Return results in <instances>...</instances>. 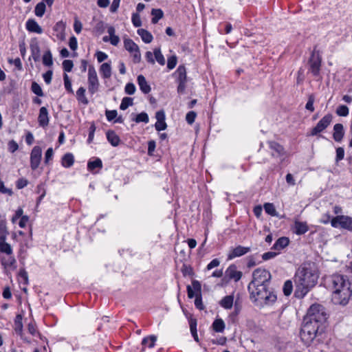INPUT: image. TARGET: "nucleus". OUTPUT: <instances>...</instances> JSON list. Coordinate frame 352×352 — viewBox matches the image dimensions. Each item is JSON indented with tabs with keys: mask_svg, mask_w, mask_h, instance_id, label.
<instances>
[{
	"mask_svg": "<svg viewBox=\"0 0 352 352\" xmlns=\"http://www.w3.org/2000/svg\"><path fill=\"white\" fill-rule=\"evenodd\" d=\"M137 33L140 36L142 41L145 43H150L153 39V36L151 33L145 29H138Z\"/></svg>",
	"mask_w": 352,
	"mask_h": 352,
	"instance_id": "c756f323",
	"label": "nucleus"
},
{
	"mask_svg": "<svg viewBox=\"0 0 352 352\" xmlns=\"http://www.w3.org/2000/svg\"><path fill=\"white\" fill-rule=\"evenodd\" d=\"M85 91L86 90L83 87L78 88L76 91V98L78 102L84 104H87L89 103V100L85 96Z\"/></svg>",
	"mask_w": 352,
	"mask_h": 352,
	"instance_id": "e433bc0d",
	"label": "nucleus"
},
{
	"mask_svg": "<svg viewBox=\"0 0 352 352\" xmlns=\"http://www.w3.org/2000/svg\"><path fill=\"white\" fill-rule=\"evenodd\" d=\"M309 65V71L312 75L315 77L320 76L322 57L320 54L319 51L315 50L312 52L311 56L308 60Z\"/></svg>",
	"mask_w": 352,
	"mask_h": 352,
	"instance_id": "423d86ee",
	"label": "nucleus"
},
{
	"mask_svg": "<svg viewBox=\"0 0 352 352\" xmlns=\"http://www.w3.org/2000/svg\"><path fill=\"white\" fill-rule=\"evenodd\" d=\"M133 99L130 97H124L122 98L121 104L120 105V109L121 110H126L129 107L132 106L133 104Z\"/></svg>",
	"mask_w": 352,
	"mask_h": 352,
	"instance_id": "49530a36",
	"label": "nucleus"
},
{
	"mask_svg": "<svg viewBox=\"0 0 352 352\" xmlns=\"http://www.w3.org/2000/svg\"><path fill=\"white\" fill-rule=\"evenodd\" d=\"M23 316L21 314H17L14 318V331L17 335L22 336L23 334Z\"/></svg>",
	"mask_w": 352,
	"mask_h": 352,
	"instance_id": "7c9ffc66",
	"label": "nucleus"
},
{
	"mask_svg": "<svg viewBox=\"0 0 352 352\" xmlns=\"http://www.w3.org/2000/svg\"><path fill=\"white\" fill-rule=\"evenodd\" d=\"M301 327L305 328V330L308 329L313 333L320 335L324 332L325 325H320L318 323L304 317Z\"/></svg>",
	"mask_w": 352,
	"mask_h": 352,
	"instance_id": "f8f14e48",
	"label": "nucleus"
},
{
	"mask_svg": "<svg viewBox=\"0 0 352 352\" xmlns=\"http://www.w3.org/2000/svg\"><path fill=\"white\" fill-rule=\"evenodd\" d=\"M331 225L333 228H341L352 232V217L345 215H338L333 217Z\"/></svg>",
	"mask_w": 352,
	"mask_h": 352,
	"instance_id": "1a4fd4ad",
	"label": "nucleus"
},
{
	"mask_svg": "<svg viewBox=\"0 0 352 352\" xmlns=\"http://www.w3.org/2000/svg\"><path fill=\"white\" fill-rule=\"evenodd\" d=\"M25 28L30 32L42 34L43 29L34 19H29L25 23Z\"/></svg>",
	"mask_w": 352,
	"mask_h": 352,
	"instance_id": "6ab92c4d",
	"label": "nucleus"
},
{
	"mask_svg": "<svg viewBox=\"0 0 352 352\" xmlns=\"http://www.w3.org/2000/svg\"><path fill=\"white\" fill-rule=\"evenodd\" d=\"M132 120L136 123H148L149 122V118L146 112H142L140 113L137 114L135 117L132 119Z\"/></svg>",
	"mask_w": 352,
	"mask_h": 352,
	"instance_id": "c03bdc74",
	"label": "nucleus"
},
{
	"mask_svg": "<svg viewBox=\"0 0 352 352\" xmlns=\"http://www.w3.org/2000/svg\"><path fill=\"white\" fill-rule=\"evenodd\" d=\"M136 88L133 82L126 83L124 87V91L126 94L133 95L135 92Z\"/></svg>",
	"mask_w": 352,
	"mask_h": 352,
	"instance_id": "bf43d9fd",
	"label": "nucleus"
},
{
	"mask_svg": "<svg viewBox=\"0 0 352 352\" xmlns=\"http://www.w3.org/2000/svg\"><path fill=\"white\" fill-rule=\"evenodd\" d=\"M46 10V4L41 1L38 3L34 8V14L38 17H42Z\"/></svg>",
	"mask_w": 352,
	"mask_h": 352,
	"instance_id": "4c0bfd02",
	"label": "nucleus"
},
{
	"mask_svg": "<svg viewBox=\"0 0 352 352\" xmlns=\"http://www.w3.org/2000/svg\"><path fill=\"white\" fill-rule=\"evenodd\" d=\"M30 47L32 58L35 62L38 61L40 60L41 50L36 38L31 40Z\"/></svg>",
	"mask_w": 352,
	"mask_h": 352,
	"instance_id": "f3484780",
	"label": "nucleus"
},
{
	"mask_svg": "<svg viewBox=\"0 0 352 352\" xmlns=\"http://www.w3.org/2000/svg\"><path fill=\"white\" fill-rule=\"evenodd\" d=\"M176 82L178 83L177 92L180 94L184 93L187 82L186 69L184 65H179L174 73Z\"/></svg>",
	"mask_w": 352,
	"mask_h": 352,
	"instance_id": "6e6552de",
	"label": "nucleus"
},
{
	"mask_svg": "<svg viewBox=\"0 0 352 352\" xmlns=\"http://www.w3.org/2000/svg\"><path fill=\"white\" fill-rule=\"evenodd\" d=\"M8 151L12 153H14L19 148V145H18L17 142L13 140L9 141V142L8 144Z\"/></svg>",
	"mask_w": 352,
	"mask_h": 352,
	"instance_id": "69168bd1",
	"label": "nucleus"
},
{
	"mask_svg": "<svg viewBox=\"0 0 352 352\" xmlns=\"http://www.w3.org/2000/svg\"><path fill=\"white\" fill-rule=\"evenodd\" d=\"M181 272L184 276H189L192 277L195 275L192 267L189 265L183 264Z\"/></svg>",
	"mask_w": 352,
	"mask_h": 352,
	"instance_id": "de8ad7c7",
	"label": "nucleus"
},
{
	"mask_svg": "<svg viewBox=\"0 0 352 352\" xmlns=\"http://www.w3.org/2000/svg\"><path fill=\"white\" fill-rule=\"evenodd\" d=\"M62 65L65 72H72L74 67V63L72 60H64Z\"/></svg>",
	"mask_w": 352,
	"mask_h": 352,
	"instance_id": "6e6d98bb",
	"label": "nucleus"
},
{
	"mask_svg": "<svg viewBox=\"0 0 352 352\" xmlns=\"http://www.w3.org/2000/svg\"><path fill=\"white\" fill-rule=\"evenodd\" d=\"M54 151L52 148H49L45 153L44 163L47 164L50 160H52Z\"/></svg>",
	"mask_w": 352,
	"mask_h": 352,
	"instance_id": "e2e57ef3",
	"label": "nucleus"
},
{
	"mask_svg": "<svg viewBox=\"0 0 352 352\" xmlns=\"http://www.w3.org/2000/svg\"><path fill=\"white\" fill-rule=\"evenodd\" d=\"M318 277V272L314 263H303L294 275L296 285L294 297L298 299L303 298L317 284Z\"/></svg>",
	"mask_w": 352,
	"mask_h": 352,
	"instance_id": "f03ea898",
	"label": "nucleus"
},
{
	"mask_svg": "<svg viewBox=\"0 0 352 352\" xmlns=\"http://www.w3.org/2000/svg\"><path fill=\"white\" fill-rule=\"evenodd\" d=\"M50 121L49 113L45 107H42L39 109L38 116V122L40 126L45 128L48 126Z\"/></svg>",
	"mask_w": 352,
	"mask_h": 352,
	"instance_id": "dca6fc26",
	"label": "nucleus"
},
{
	"mask_svg": "<svg viewBox=\"0 0 352 352\" xmlns=\"http://www.w3.org/2000/svg\"><path fill=\"white\" fill-rule=\"evenodd\" d=\"M43 64L47 67H51L53 65L52 54L50 50L45 52L43 56Z\"/></svg>",
	"mask_w": 352,
	"mask_h": 352,
	"instance_id": "a19ab883",
	"label": "nucleus"
},
{
	"mask_svg": "<svg viewBox=\"0 0 352 352\" xmlns=\"http://www.w3.org/2000/svg\"><path fill=\"white\" fill-rule=\"evenodd\" d=\"M42 149L39 146H35L30 153V167L35 170L39 166L41 160Z\"/></svg>",
	"mask_w": 352,
	"mask_h": 352,
	"instance_id": "ddd939ff",
	"label": "nucleus"
},
{
	"mask_svg": "<svg viewBox=\"0 0 352 352\" xmlns=\"http://www.w3.org/2000/svg\"><path fill=\"white\" fill-rule=\"evenodd\" d=\"M177 63V57L175 55H173L168 58L167 60V68L170 70L174 69Z\"/></svg>",
	"mask_w": 352,
	"mask_h": 352,
	"instance_id": "603ef678",
	"label": "nucleus"
},
{
	"mask_svg": "<svg viewBox=\"0 0 352 352\" xmlns=\"http://www.w3.org/2000/svg\"><path fill=\"white\" fill-rule=\"evenodd\" d=\"M94 29H95L96 32L99 34L103 33L105 30V24H104V21H98L96 24Z\"/></svg>",
	"mask_w": 352,
	"mask_h": 352,
	"instance_id": "338daca9",
	"label": "nucleus"
},
{
	"mask_svg": "<svg viewBox=\"0 0 352 352\" xmlns=\"http://www.w3.org/2000/svg\"><path fill=\"white\" fill-rule=\"evenodd\" d=\"M250 250L251 248L250 247H244L239 245L230 251L228 254V260H232L236 257L242 256L250 252Z\"/></svg>",
	"mask_w": 352,
	"mask_h": 352,
	"instance_id": "4468645a",
	"label": "nucleus"
},
{
	"mask_svg": "<svg viewBox=\"0 0 352 352\" xmlns=\"http://www.w3.org/2000/svg\"><path fill=\"white\" fill-rule=\"evenodd\" d=\"M0 252L6 254L8 256L12 254L11 245L6 242V240L0 241Z\"/></svg>",
	"mask_w": 352,
	"mask_h": 352,
	"instance_id": "79ce46f5",
	"label": "nucleus"
},
{
	"mask_svg": "<svg viewBox=\"0 0 352 352\" xmlns=\"http://www.w3.org/2000/svg\"><path fill=\"white\" fill-rule=\"evenodd\" d=\"M102 168V162L98 157H95L94 160H89L87 162V170L92 173H97L95 171L96 168L101 169Z\"/></svg>",
	"mask_w": 352,
	"mask_h": 352,
	"instance_id": "b1692460",
	"label": "nucleus"
},
{
	"mask_svg": "<svg viewBox=\"0 0 352 352\" xmlns=\"http://www.w3.org/2000/svg\"><path fill=\"white\" fill-rule=\"evenodd\" d=\"M74 157L71 153H65L61 159V165L65 168H70L74 165Z\"/></svg>",
	"mask_w": 352,
	"mask_h": 352,
	"instance_id": "c85d7f7f",
	"label": "nucleus"
},
{
	"mask_svg": "<svg viewBox=\"0 0 352 352\" xmlns=\"http://www.w3.org/2000/svg\"><path fill=\"white\" fill-rule=\"evenodd\" d=\"M263 208L265 210V212L272 216V217H276L279 219L284 218L285 215H279V214L277 212L274 205L272 203H265L263 205Z\"/></svg>",
	"mask_w": 352,
	"mask_h": 352,
	"instance_id": "cd10ccee",
	"label": "nucleus"
},
{
	"mask_svg": "<svg viewBox=\"0 0 352 352\" xmlns=\"http://www.w3.org/2000/svg\"><path fill=\"white\" fill-rule=\"evenodd\" d=\"M99 80L95 67L89 65L88 69V90L91 94H94L98 91Z\"/></svg>",
	"mask_w": 352,
	"mask_h": 352,
	"instance_id": "9d476101",
	"label": "nucleus"
},
{
	"mask_svg": "<svg viewBox=\"0 0 352 352\" xmlns=\"http://www.w3.org/2000/svg\"><path fill=\"white\" fill-rule=\"evenodd\" d=\"M153 54L156 61L161 65H164L165 58L161 52L160 48H155L153 50Z\"/></svg>",
	"mask_w": 352,
	"mask_h": 352,
	"instance_id": "a18cd8bd",
	"label": "nucleus"
},
{
	"mask_svg": "<svg viewBox=\"0 0 352 352\" xmlns=\"http://www.w3.org/2000/svg\"><path fill=\"white\" fill-rule=\"evenodd\" d=\"M105 116H106L107 120L109 122H111L113 120H115V119L116 118V117L118 116V112L116 110L107 109L105 111Z\"/></svg>",
	"mask_w": 352,
	"mask_h": 352,
	"instance_id": "4d7b16f0",
	"label": "nucleus"
},
{
	"mask_svg": "<svg viewBox=\"0 0 352 352\" xmlns=\"http://www.w3.org/2000/svg\"><path fill=\"white\" fill-rule=\"evenodd\" d=\"M65 23L63 21L57 22L53 28L54 31L56 32V37L60 40L64 41L65 39Z\"/></svg>",
	"mask_w": 352,
	"mask_h": 352,
	"instance_id": "412c9836",
	"label": "nucleus"
},
{
	"mask_svg": "<svg viewBox=\"0 0 352 352\" xmlns=\"http://www.w3.org/2000/svg\"><path fill=\"white\" fill-rule=\"evenodd\" d=\"M234 304V296L228 295L223 297L219 302L221 307L226 309H230Z\"/></svg>",
	"mask_w": 352,
	"mask_h": 352,
	"instance_id": "2f4dec72",
	"label": "nucleus"
},
{
	"mask_svg": "<svg viewBox=\"0 0 352 352\" xmlns=\"http://www.w3.org/2000/svg\"><path fill=\"white\" fill-rule=\"evenodd\" d=\"M151 15L153 16L152 19H151V23L153 24H155L157 23L160 19H161L162 18H163L164 16V12L162 11V10L161 9H155V8H153L151 10Z\"/></svg>",
	"mask_w": 352,
	"mask_h": 352,
	"instance_id": "c9c22d12",
	"label": "nucleus"
},
{
	"mask_svg": "<svg viewBox=\"0 0 352 352\" xmlns=\"http://www.w3.org/2000/svg\"><path fill=\"white\" fill-rule=\"evenodd\" d=\"M336 112L339 116L346 117L349 115V110L346 105L341 104L338 107Z\"/></svg>",
	"mask_w": 352,
	"mask_h": 352,
	"instance_id": "8fccbe9b",
	"label": "nucleus"
},
{
	"mask_svg": "<svg viewBox=\"0 0 352 352\" xmlns=\"http://www.w3.org/2000/svg\"><path fill=\"white\" fill-rule=\"evenodd\" d=\"M106 136L108 142L113 146H118L121 142L120 137L113 130L107 131L106 133Z\"/></svg>",
	"mask_w": 352,
	"mask_h": 352,
	"instance_id": "a878e982",
	"label": "nucleus"
},
{
	"mask_svg": "<svg viewBox=\"0 0 352 352\" xmlns=\"http://www.w3.org/2000/svg\"><path fill=\"white\" fill-rule=\"evenodd\" d=\"M268 144L270 148L275 152V153H272L274 157H280L285 155V149L281 144L275 141H270Z\"/></svg>",
	"mask_w": 352,
	"mask_h": 352,
	"instance_id": "aec40b11",
	"label": "nucleus"
},
{
	"mask_svg": "<svg viewBox=\"0 0 352 352\" xmlns=\"http://www.w3.org/2000/svg\"><path fill=\"white\" fill-rule=\"evenodd\" d=\"M344 136V130L342 124L337 123L333 126V138L337 142H340Z\"/></svg>",
	"mask_w": 352,
	"mask_h": 352,
	"instance_id": "a211bd4d",
	"label": "nucleus"
},
{
	"mask_svg": "<svg viewBox=\"0 0 352 352\" xmlns=\"http://www.w3.org/2000/svg\"><path fill=\"white\" fill-rule=\"evenodd\" d=\"M212 329L217 333H222L225 329V322L221 318H217L212 324Z\"/></svg>",
	"mask_w": 352,
	"mask_h": 352,
	"instance_id": "72a5a7b5",
	"label": "nucleus"
},
{
	"mask_svg": "<svg viewBox=\"0 0 352 352\" xmlns=\"http://www.w3.org/2000/svg\"><path fill=\"white\" fill-rule=\"evenodd\" d=\"M329 286L332 289L331 300L335 305H346L352 297V283L346 276L333 274L328 280Z\"/></svg>",
	"mask_w": 352,
	"mask_h": 352,
	"instance_id": "7ed1b4c3",
	"label": "nucleus"
},
{
	"mask_svg": "<svg viewBox=\"0 0 352 352\" xmlns=\"http://www.w3.org/2000/svg\"><path fill=\"white\" fill-rule=\"evenodd\" d=\"M289 243L288 237L282 236L278 238L272 247V250L280 251L286 248Z\"/></svg>",
	"mask_w": 352,
	"mask_h": 352,
	"instance_id": "393cba45",
	"label": "nucleus"
},
{
	"mask_svg": "<svg viewBox=\"0 0 352 352\" xmlns=\"http://www.w3.org/2000/svg\"><path fill=\"white\" fill-rule=\"evenodd\" d=\"M305 318L311 320L320 325H324L327 319V314L324 306L316 303L310 306Z\"/></svg>",
	"mask_w": 352,
	"mask_h": 352,
	"instance_id": "20e7f679",
	"label": "nucleus"
},
{
	"mask_svg": "<svg viewBox=\"0 0 352 352\" xmlns=\"http://www.w3.org/2000/svg\"><path fill=\"white\" fill-rule=\"evenodd\" d=\"M31 91L37 96L42 97L44 96L43 91L41 86L35 81L32 82Z\"/></svg>",
	"mask_w": 352,
	"mask_h": 352,
	"instance_id": "09e8293b",
	"label": "nucleus"
},
{
	"mask_svg": "<svg viewBox=\"0 0 352 352\" xmlns=\"http://www.w3.org/2000/svg\"><path fill=\"white\" fill-rule=\"evenodd\" d=\"M8 231L6 226V221L5 219L0 220V241L6 240Z\"/></svg>",
	"mask_w": 352,
	"mask_h": 352,
	"instance_id": "ea45409f",
	"label": "nucleus"
},
{
	"mask_svg": "<svg viewBox=\"0 0 352 352\" xmlns=\"http://www.w3.org/2000/svg\"><path fill=\"white\" fill-rule=\"evenodd\" d=\"M1 263L4 267V268H7L8 267L16 268V260L14 256L12 255L8 256L7 258L3 257L1 259Z\"/></svg>",
	"mask_w": 352,
	"mask_h": 352,
	"instance_id": "473e14b6",
	"label": "nucleus"
},
{
	"mask_svg": "<svg viewBox=\"0 0 352 352\" xmlns=\"http://www.w3.org/2000/svg\"><path fill=\"white\" fill-rule=\"evenodd\" d=\"M28 184V179H25V178H20L16 182V186L18 189H22L23 188H25V186H27Z\"/></svg>",
	"mask_w": 352,
	"mask_h": 352,
	"instance_id": "774afa93",
	"label": "nucleus"
},
{
	"mask_svg": "<svg viewBox=\"0 0 352 352\" xmlns=\"http://www.w3.org/2000/svg\"><path fill=\"white\" fill-rule=\"evenodd\" d=\"M124 47L131 53L139 49L138 45L131 38H124Z\"/></svg>",
	"mask_w": 352,
	"mask_h": 352,
	"instance_id": "f704fd0d",
	"label": "nucleus"
},
{
	"mask_svg": "<svg viewBox=\"0 0 352 352\" xmlns=\"http://www.w3.org/2000/svg\"><path fill=\"white\" fill-rule=\"evenodd\" d=\"M137 81L140 87V89L143 94H147L151 91V86L148 84L145 77L143 75H139L137 78Z\"/></svg>",
	"mask_w": 352,
	"mask_h": 352,
	"instance_id": "5701e85b",
	"label": "nucleus"
},
{
	"mask_svg": "<svg viewBox=\"0 0 352 352\" xmlns=\"http://www.w3.org/2000/svg\"><path fill=\"white\" fill-rule=\"evenodd\" d=\"M184 312L186 316L188 319L190 329V330L196 329H197V319L193 318L192 316V315H190V314L186 313L184 311Z\"/></svg>",
	"mask_w": 352,
	"mask_h": 352,
	"instance_id": "864d4df0",
	"label": "nucleus"
},
{
	"mask_svg": "<svg viewBox=\"0 0 352 352\" xmlns=\"http://www.w3.org/2000/svg\"><path fill=\"white\" fill-rule=\"evenodd\" d=\"M271 279V273L265 269L258 267L253 271L252 280L248 285L252 302L261 300L265 305H272L277 300L274 289L269 287Z\"/></svg>",
	"mask_w": 352,
	"mask_h": 352,
	"instance_id": "f257e3e1",
	"label": "nucleus"
},
{
	"mask_svg": "<svg viewBox=\"0 0 352 352\" xmlns=\"http://www.w3.org/2000/svg\"><path fill=\"white\" fill-rule=\"evenodd\" d=\"M318 334L313 333L310 330H305L301 327L300 331V337L302 342L307 346H309Z\"/></svg>",
	"mask_w": 352,
	"mask_h": 352,
	"instance_id": "2eb2a0df",
	"label": "nucleus"
},
{
	"mask_svg": "<svg viewBox=\"0 0 352 352\" xmlns=\"http://www.w3.org/2000/svg\"><path fill=\"white\" fill-rule=\"evenodd\" d=\"M63 80L66 91L69 94H74V91L72 87V82L69 78L68 75L65 73L63 75Z\"/></svg>",
	"mask_w": 352,
	"mask_h": 352,
	"instance_id": "3c124183",
	"label": "nucleus"
},
{
	"mask_svg": "<svg viewBox=\"0 0 352 352\" xmlns=\"http://www.w3.org/2000/svg\"><path fill=\"white\" fill-rule=\"evenodd\" d=\"M293 291V283L291 280H287L283 287V292L285 296H289Z\"/></svg>",
	"mask_w": 352,
	"mask_h": 352,
	"instance_id": "37998d69",
	"label": "nucleus"
},
{
	"mask_svg": "<svg viewBox=\"0 0 352 352\" xmlns=\"http://www.w3.org/2000/svg\"><path fill=\"white\" fill-rule=\"evenodd\" d=\"M96 129V127L95 123H94V122H92L91 123V125L89 129V135H88V138H87L88 144H90L93 142Z\"/></svg>",
	"mask_w": 352,
	"mask_h": 352,
	"instance_id": "5fc2aeb1",
	"label": "nucleus"
},
{
	"mask_svg": "<svg viewBox=\"0 0 352 352\" xmlns=\"http://www.w3.org/2000/svg\"><path fill=\"white\" fill-rule=\"evenodd\" d=\"M294 232L297 235H302L309 230L307 222L296 220L294 221Z\"/></svg>",
	"mask_w": 352,
	"mask_h": 352,
	"instance_id": "4be33fe9",
	"label": "nucleus"
},
{
	"mask_svg": "<svg viewBox=\"0 0 352 352\" xmlns=\"http://www.w3.org/2000/svg\"><path fill=\"white\" fill-rule=\"evenodd\" d=\"M157 340V337L154 335H151L146 337H144L142 340V344L143 346H146L148 344V348H153L155 346V342Z\"/></svg>",
	"mask_w": 352,
	"mask_h": 352,
	"instance_id": "58836bf2",
	"label": "nucleus"
},
{
	"mask_svg": "<svg viewBox=\"0 0 352 352\" xmlns=\"http://www.w3.org/2000/svg\"><path fill=\"white\" fill-rule=\"evenodd\" d=\"M243 273L241 271L237 270V266L235 264H231L225 272V276L223 280H226V282L234 280L235 282H238L242 277Z\"/></svg>",
	"mask_w": 352,
	"mask_h": 352,
	"instance_id": "9b49d317",
	"label": "nucleus"
},
{
	"mask_svg": "<svg viewBox=\"0 0 352 352\" xmlns=\"http://www.w3.org/2000/svg\"><path fill=\"white\" fill-rule=\"evenodd\" d=\"M197 113L194 111H190L186 113V120L188 124H192L196 118Z\"/></svg>",
	"mask_w": 352,
	"mask_h": 352,
	"instance_id": "052dcab7",
	"label": "nucleus"
},
{
	"mask_svg": "<svg viewBox=\"0 0 352 352\" xmlns=\"http://www.w3.org/2000/svg\"><path fill=\"white\" fill-rule=\"evenodd\" d=\"M131 21H132L133 25L135 28H138L142 25V21L140 19V16L138 13H133L132 14Z\"/></svg>",
	"mask_w": 352,
	"mask_h": 352,
	"instance_id": "13d9d810",
	"label": "nucleus"
},
{
	"mask_svg": "<svg viewBox=\"0 0 352 352\" xmlns=\"http://www.w3.org/2000/svg\"><path fill=\"white\" fill-rule=\"evenodd\" d=\"M100 73L104 79L109 78L111 76V61L102 63L100 67Z\"/></svg>",
	"mask_w": 352,
	"mask_h": 352,
	"instance_id": "bb28decb",
	"label": "nucleus"
},
{
	"mask_svg": "<svg viewBox=\"0 0 352 352\" xmlns=\"http://www.w3.org/2000/svg\"><path fill=\"white\" fill-rule=\"evenodd\" d=\"M187 294L189 298L195 299V305L199 310H204L205 307L202 302L201 285L199 280H192V286L187 285Z\"/></svg>",
	"mask_w": 352,
	"mask_h": 352,
	"instance_id": "39448f33",
	"label": "nucleus"
},
{
	"mask_svg": "<svg viewBox=\"0 0 352 352\" xmlns=\"http://www.w3.org/2000/svg\"><path fill=\"white\" fill-rule=\"evenodd\" d=\"M333 115L331 113L326 114L308 133L309 136L318 135L321 132L324 131L331 123Z\"/></svg>",
	"mask_w": 352,
	"mask_h": 352,
	"instance_id": "0eeeda50",
	"label": "nucleus"
},
{
	"mask_svg": "<svg viewBox=\"0 0 352 352\" xmlns=\"http://www.w3.org/2000/svg\"><path fill=\"white\" fill-rule=\"evenodd\" d=\"M314 96L313 95H310L308 98V100L305 105V109L311 112L314 111Z\"/></svg>",
	"mask_w": 352,
	"mask_h": 352,
	"instance_id": "0e129e2a",
	"label": "nucleus"
},
{
	"mask_svg": "<svg viewBox=\"0 0 352 352\" xmlns=\"http://www.w3.org/2000/svg\"><path fill=\"white\" fill-rule=\"evenodd\" d=\"M336 162L338 163L340 161L344 159V149L342 147H338L336 148Z\"/></svg>",
	"mask_w": 352,
	"mask_h": 352,
	"instance_id": "680f3d73",
	"label": "nucleus"
}]
</instances>
